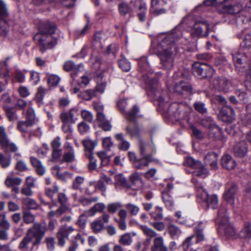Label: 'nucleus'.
<instances>
[{
  "label": "nucleus",
  "mask_w": 251,
  "mask_h": 251,
  "mask_svg": "<svg viewBox=\"0 0 251 251\" xmlns=\"http://www.w3.org/2000/svg\"><path fill=\"white\" fill-rule=\"evenodd\" d=\"M201 124L204 127L210 128L212 126L215 125V123L210 117H205L202 119L201 121Z\"/></svg>",
  "instance_id": "0e129e2a"
},
{
  "label": "nucleus",
  "mask_w": 251,
  "mask_h": 251,
  "mask_svg": "<svg viewBox=\"0 0 251 251\" xmlns=\"http://www.w3.org/2000/svg\"><path fill=\"white\" fill-rule=\"evenodd\" d=\"M194 75L199 79H204L211 77L213 73L211 67L205 63L195 62L192 66Z\"/></svg>",
  "instance_id": "423d86ee"
},
{
  "label": "nucleus",
  "mask_w": 251,
  "mask_h": 251,
  "mask_svg": "<svg viewBox=\"0 0 251 251\" xmlns=\"http://www.w3.org/2000/svg\"><path fill=\"white\" fill-rule=\"evenodd\" d=\"M104 225L101 220L95 221L91 224V227L95 233L100 232L103 229Z\"/></svg>",
  "instance_id": "de8ad7c7"
},
{
  "label": "nucleus",
  "mask_w": 251,
  "mask_h": 251,
  "mask_svg": "<svg viewBox=\"0 0 251 251\" xmlns=\"http://www.w3.org/2000/svg\"><path fill=\"white\" fill-rule=\"evenodd\" d=\"M126 207L129 213L133 215H136L139 211V208L137 206L131 203L127 204Z\"/></svg>",
  "instance_id": "338daca9"
},
{
  "label": "nucleus",
  "mask_w": 251,
  "mask_h": 251,
  "mask_svg": "<svg viewBox=\"0 0 251 251\" xmlns=\"http://www.w3.org/2000/svg\"><path fill=\"white\" fill-rule=\"evenodd\" d=\"M10 59V57H7L3 61L0 62V77H3L5 79V83H8L10 79L9 75V69H8V61Z\"/></svg>",
  "instance_id": "aec40b11"
},
{
  "label": "nucleus",
  "mask_w": 251,
  "mask_h": 251,
  "mask_svg": "<svg viewBox=\"0 0 251 251\" xmlns=\"http://www.w3.org/2000/svg\"><path fill=\"white\" fill-rule=\"evenodd\" d=\"M205 162L210 166L212 170L218 168V154L214 152L207 153L204 158Z\"/></svg>",
  "instance_id": "4be33fe9"
},
{
  "label": "nucleus",
  "mask_w": 251,
  "mask_h": 251,
  "mask_svg": "<svg viewBox=\"0 0 251 251\" xmlns=\"http://www.w3.org/2000/svg\"><path fill=\"white\" fill-rule=\"evenodd\" d=\"M179 106L176 103H173L170 105L168 109V112L170 117H174L176 120H179L180 111L179 110Z\"/></svg>",
  "instance_id": "473e14b6"
},
{
  "label": "nucleus",
  "mask_w": 251,
  "mask_h": 251,
  "mask_svg": "<svg viewBox=\"0 0 251 251\" xmlns=\"http://www.w3.org/2000/svg\"><path fill=\"white\" fill-rule=\"evenodd\" d=\"M21 182L22 179L20 177L7 176L5 180L4 183L6 186L10 187L15 185H19L21 184Z\"/></svg>",
  "instance_id": "4c0bfd02"
},
{
  "label": "nucleus",
  "mask_w": 251,
  "mask_h": 251,
  "mask_svg": "<svg viewBox=\"0 0 251 251\" xmlns=\"http://www.w3.org/2000/svg\"><path fill=\"white\" fill-rule=\"evenodd\" d=\"M95 96L96 91L92 89L84 91L78 95L80 98L85 100H89Z\"/></svg>",
  "instance_id": "58836bf2"
},
{
  "label": "nucleus",
  "mask_w": 251,
  "mask_h": 251,
  "mask_svg": "<svg viewBox=\"0 0 251 251\" xmlns=\"http://www.w3.org/2000/svg\"><path fill=\"white\" fill-rule=\"evenodd\" d=\"M47 227L40 223H35L27 229L25 236L20 242L18 249L21 251H31L33 247H38L45 236Z\"/></svg>",
  "instance_id": "f257e3e1"
},
{
  "label": "nucleus",
  "mask_w": 251,
  "mask_h": 251,
  "mask_svg": "<svg viewBox=\"0 0 251 251\" xmlns=\"http://www.w3.org/2000/svg\"><path fill=\"white\" fill-rule=\"evenodd\" d=\"M75 231V229L72 226L64 225L61 226L56 234L58 245L61 247L64 246L66 242L65 239H68Z\"/></svg>",
  "instance_id": "9d476101"
},
{
  "label": "nucleus",
  "mask_w": 251,
  "mask_h": 251,
  "mask_svg": "<svg viewBox=\"0 0 251 251\" xmlns=\"http://www.w3.org/2000/svg\"><path fill=\"white\" fill-rule=\"evenodd\" d=\"M148 83L149 85L151 94L154 95L155 99L158 100L160 102H163L165 100L163 96L160 94V91L158 89V80L155 76L149 77Z\"/></svg>",
  "instance_id": "f8f14e48"
},
{
  "label": "nucleus",
  "mask_w": 251,
  "mask_h": 251,
  "mask_svg": "<svg viewBox=\"0 0 251 251\" xmlns=\"http://www.w3.org/2000/svg\"><path fill=\"white\" fill-rule=\"evenodd\" d=\"M192 182L195 185L198 201L202 204L206 200V199H207L208 195L207 192L203 189L202 184L198 182L194 177L192 178Z\"/></svg>",
  "instance_id": "a211bd4d"
},
{
  "label": "nucleus",
  "mask_w": 251,
  "mask_h": 251,
  "mask_svg": "<svg viewBox=\"0 0 251 251\" xmlns=\"http://www.w3.org/2000/svg\"><path fill=\"white\" fill-rule=\"evenodd\" d=\"M222 217L224 219L219 223L220 229L224 232L226 236L233 237L236 234L234 228L228 222V220L225 216Z\"/></svg>",
  "instance_id": "2eb2a0df"
},
{
  "label": "nucleus",
  "mask_w": 251,
  "mask_h": 251,
  "mask_svg": "<svg viewBox=\"0 0 251 251\" xmlns=\"http://www.w3.org/2000/svg\"><path fill=\"white\" fill-rule=\"evenodd\" d=\"M185 163L195 170H197V168L201 167V163L200 161L196 160L191 157L186 158Z\"/></svg>",
  "instance_id": "a19ab883"
},
{
  "label": "nucleus",
  "mask_w": 251,
  "mask_h": 251,
  "mask_svg": "<svg viewBox=\"0 0 251 251\" xmlns=\"http://www.w3.org/2000/svg\"><path fill=\"white\" fill-rule=\"evenodd\" d=\"M194 109L199 113L204 114L207 113V110L205 104L201 101H197L194 104Z\"/></svg>",
  "instance_id": "8fccbe9b"
},
{
  "label": "nucleus",
  "mask_w": 251,
  "mask_h": 251,
  "mask_svg": "<svg viewBox=\"0 0 251 251\" xmlns=\"http://www.w3.org/2000/svg\"><path fill=\"white\" fill-rule=\"evenodd\" d=\"M224 8L226 13L234 15L241 12L242 7L239 3L235 2L234 4L226 5Z\"/></svg>",
  "instance_id": "7c9ffc66"
},
{
  "label": "nucleus",
  "mask_w": 251,
  "mask_h": 251,
  "mask_svg": "<svg viewBox=\"0 0 251 251\" xmlns=\"http://www.w3.org/2000/svg\"><path fill=\"white\" fill-rule=\"evenodd\" d=\"M221 164L224 168L228 170L233 169L236 165L235 161L229 155H225L222 157Z\"/></svg>",
  "instance_id": "b1692460"
},
{
  "label": "nucleus",
  "mask_w": 251,
  "mask_h": 251,
  "mask_svg": "<svg viewBox=\"0 0 251 251\" xmlns=\"http://www.w3.org/2000/svg\"><path fill=\"white\" fill-rule=\"evenodd\" d=\"M202 223H200L198 227H196V236L197 238V241H203L204 239V236L202 232L203 227L201 226Z\"/></svg>",
  "instance_id": "bf43d9fd"
},
{
  "label": "nucleus",
  "mask_w": 251,
  "mask_h": 251,
  "mask_svg": "<svg viewBox=\"0 0 251 251\" xmlns=\"http://www.w3.org/2000/svg\"><path fill=\"white\" fill-rule=\"evenodd\" d=\"M4 109L5 112L6 116L9 122H14L18 119V116L16 113L15 108L4 106Z\"/></svg>",
  "instance_id": "72a5a7b5"
},
{
  "label": "nucleus",
  "mask_w": 251,
  "mask_h": 251,
  "mask_svg": "<svg viewBox=\"0 0 251 251\" xmlns=\"http://www.w3.org/2000/svg\"><path fill=\"white\" fill-rule=\"evenodd\" d=\"M239 235L242 238L250 239L251 238V224L249 223H245Z\"/></svg>",
  "instance_id": "c9c22d12"
},
{
  "label": "nucleus",
  "mask_w": 251,
  "mask_h": 251,
  "mask_svg": "<svg viewBox=\"0 0 251 251\" xmlns=\"http://www.w3.org/2000/svg\"><path fill=\"white\" fill-rule=\"evenodd\" d=\"M163 202L166 206L171 208L174 205L173 198L171 197L168 192H163L162 195Z\"/></svg>",
  "instance_id": "ea45409f"
},
{
  "label": "nucleus",
  "mask_w": 251,
  "mask_h": 251,
  "mask_svg": "<svg viewBox=\"0 0 251 251\" xmlns=\"http://www.w3.org/2000/svg\"><path fill=\"white\" fill-rule=\"evenodd\" d=\"M10 224L6 218L5 214H0V228L9 230Z\"/></svg>",
  "instance_id": "a18cd8bd"
},
{
  "label": "nucleus",
  "mask_w": 251,
  "mask_h": 251,
  "mask_svg": "<svg viewBox=\"0 0 251 251\" xmlns=\"http://www.w3.org/2000/svg\"><path fill=\"white\" fill-rule=\"evenodd\" d=\"M132 242V237L130 233H126L121 236L119 242L124 246H129Z\"/></svg>",
  "instance_id": "79ce46f5"
},
{
  "label": "nucleus",
  "mask_w": 251,
  "mask_h": 251,
  "mask_svg": "<svg viewBox=\"0 0 251 251\" xmlns=\"http://www.w3.org/2000/svg\"><path fill=\"white\" fill-rule=\"evenodd\" d=\"M126 133L131 138L138 137L140 131L137 125L135 123L129 124L126 128Z\"/></svg>",
  "instance_id": "bb28decb"
},
{
  "label": "nucleus",
  "mask_w": 251,
  "mask_h": 251,
  "mask_svg": "<svg viewBox=\"0 0 251 251\" xmlns=\"http://www.w3.org/2000/svg\"><path fill=\"white\" fill-rule=\"evenodd\" d=\"M81 116L82 119L87 122L91 123L93 120L92 114L88 110H82L81 112Z\"/></svg>",
  "instance_id": "680f3d73"
},
{
  "label": "nucleus",
  "mask_w": 251,
  "mask_h": 251,
  "mask_svg": "<svg viewBox=\"0 0 251 251\" xmlns=\"http://www.w3.org/2000/svg\"><path fill=\"white\" fill-rule=\"evenodd\" d=\"M64 69L66 71H73V73L72 74L71 76L74 78L78 72L81 71L80 65L77 67L75 66L74 63L71 61H68L65 63L64 65Z\"/></svg>",
  "instance_id": "c756f323"
},
{
  "label": "nucleus",
  "mask_w": 251,
  "mask_h": 251,
  "mask_svg": "<svg viewBox=\"0 0 251 251\" xmlns=\"http://www.w3.org/2000/svg\"><path fill=\"white\" fill-rule=\"evenodd\" d=\"M162 208L159 207H156L155 211L151 213V216L155 220H160L163 218L162 213Z\"/></svg>",
  "instance_id": "69168bd1"
},
{
  "label": "nucleus",
  "mask_w": 251,
  "mask_h": 251,
  "mask_svg": "<svg viewBox=\"0 0 251 251\" xmlns=\"http://www.w3.org/2000/svg\"><path fill=\"white\" fill-rule=\"evenodd\" d=\"M119 11L121 15L125 16L127 14H130L132 12V9L129 5L124 2H122L119 4Z\"/></svg>",
  "instance_id": "e433bc0d"
},
{
  "label": "nucleus",
  "mask_w": 251,
  "mask_h": 251,
  "mask_svg": "<svg viewBox=\"0 0 251 251\" xmlns=\"http://www.w3.org/2000/svg\"><path fill=\"white\" fill-rule=\"evenodd\" d=\"M208 173V170L201 164V167H200V168H197V170H195V171L193 172V175L194 176H197L201 178H205Z\"/></svg>",
  "instance_id": "49530a36"
},
{
  "label": "nucleus",
  "mask_w": 251,
  "mask_h": 251,
  "mask_svg": "<svg viewBox=\"0 0 251 251\" xmlns=\"http://www.w3.org/2000/svg\"><path fill=\"white\" fill-rule=\"evenodd\" d=\"M0 146L6 151L16 152L18 150L16 145L10 141L5 128L0 126Z\"/></svg>",
  "instance_id": "6e6552de"
},
{
  "label": "nucleus",
  "mask_w": 251,
  "mask_h": 251,
  "mask_svg": "<svg viewBox=\"0 0 251 251\" xmlns=\"http://www.w3.org/2000/svg\"><path fill=\"white\" fill-rule=\"evenodd\" d=\"M8 17L9 14L5 5L0 0V36L6 35L8 31L7 23Z\"/></svg>",
  "instance_id": "1a4fd4ad"
},
{
  "label": "nucleus",
  "mask_w": 251,
  "mask_h": 251,
  "mask_svg": "<svg viewBox=\"0 0 251 251\" xmlns=\"http://www.w3.org/2000/svg\"><path fill=\"white\" fill-rule=\"evenodd\" d=\"M209 136L214 140H221L223 138L221 128L216 125L212 126L209 128Z\"/></svg>",
  "instance_id": "a878e982"
},
{
  "label": "nucleus",
  "mask_w": 251,
  "mask_h": 251,
  "mask_svg": "<svg viewBox=\"0 0 251 251\" xmlns=\"http://www.w3.org/2000/svg\"><path fill=\"white\" fill-rule=\"evenodd\" d=\"M220 118L223 122L231 123L235 119L234 110L230 106H224L220 112Z\"/></svg>",
  "instance_id": "ddd939ff"
},
{
  "label": "nucleus",
  "mask_w": 251,
  "mask_h": 251,
  "mask_svg": "<svg viewBox=\"0 0 251 251\" xmlns=\"http://www.w3.org/2000/svg\"><path fill=\"white\" fill-rule=\"evenodd\" d=\"M141 229L144 232V233L151 238L152 237H157V233L152 229L147 226H142Z\"/></svg>",
  "instance_id": "4d7b16f0"
},
{
  "label": "nucleus",
  "mask_w": 251,
  "mask_h": 251,
  "mask_svg": "<svg viewBox=\"0 0 251 251\" xmlns=\"http://www.w3.org/2000/svg\"><path fill=\"white\" fill-rule=\"evenodd\" d=\"M233 151L235 155L240 157L244 156L248 151L246 143L244 142H241L237 144L234 147Z\"/></svg>",
  "instance_id": "393cba45"
},
{
  "label": "nucleus",
  "mask_w": 251,
  "mask_h": 251,
  "mask_svg": "<svg viewBox=\"0 0 251 251\" xmlns=\"http://www.w3.org/2000/svg\"><path fill=\"white\" fill-rule=\"evenodd\" d=\"M55 30L56 26L54 23L48 22L41 25L40 33L34 37V39L37 38L38 40L41 51L43 52L47 49H51L57 44L56 40L52 37V34Z\"/></svg>",
  "instance_id": "f03ea898"
},
{
  "label": "nucleus",
  "mask_w": 251,
  "mask_h": 251,
  "mask_svg": "<svg viewBox=\"0 0 251 251\" xmlns=\"http://www.w3.org/2000/svg\"><path fill=\"white\" fill-rule=\"evenodd\" d=\"M167 39L158 43V55L160 60L161 67L165 70H171L174 65L177 48L174 45H169Z\"/></svg>",
  "instance_id": "7ed1b4c3"
},
{
  "label": "nucleus",
  "mask_w": 251,
  "mask_h": 251,
  "mask_svg": "<svg viewBox=\"0 0 251 251\" xmlns=\"http://www.w3.org/2000/svg\"><path fill=\"white\" fill-rule=\"evenodd\" d=\"M119 66L123 71L128 72L130 69V64L125 58L121 59L119 61Z\"/></svg>",
  "instance_id": "13d9d810"
},
{
  "label": "nucleus",
  "mask_w": 251,
  "mask_h": 251,
  "mask_svg": "<svg viewBox=\"0 0 251 251\" xmlns=\"http://www.w3.org/2000/svg\"><path fill=\"white\" fill-rule=\"evenodd\" d=\"M210 25L205 20H197L190 28V35L194 38L207 37L209 34Z\"/></svg>",
  "instance_id": "39448f33"
},
{
  "label": "nucleus",
  "mask_w": 251,
  "mask_h": 251,
  "mask_svg": "<svg viewBox=\"0 0 251 251\" xmlns=\"http://www.w3.org/2000/svg\"><path fill=\"white\" fill-rule=\"evenodd\" d=\"M86 157L89 160V163L88 164V168L89 171H93L97 169V161L94 159L93 155H90V156H86Z\"/></svg>",
  "instance_id": "e2e57ef3"
},
{
  "label": "nucleus",
  "mask_w": 251,
  "mask_h": 251,
  "mask_svg": "<svg viewBox=\"0 0 251 251\" xmlns=\"http://www.w3.org/2000/svg\"><path fill=\"white\" fill-rule=\"evenodd\" d=\"M23 220L25 224H29L31 223H33L35 221V216L34 215L31 214V212L27 211L24 213L23 215Z\"/></svg>",
  "instance_id": "6e6d98bb"
},
{
  "label": "nucleus",
  "mask_w": 251,
  "mask_h": 251,
  "mask_svg": "<svg viewBox=\"0 0 251 251\" xmlns=\"http://www.w3.org/2000/svg\"><path fill=\"white\" fill-rule=\"evenodd\" d=\"M174 91L179 95H183L185 93L188 94L193 93L192 85L183 81H180L176 83L174 86Z\"/></svg>",
  "instance_id": "f3484780"
},
{
  "label": "nucleus",
  "mask_w": 251,
  "mask_h": 251,
  "mask_svg": "<svg viewBox=\"0 0 251 251\" xmlns=\"http://www.w3.org/2000/svg\"><path fill=\"white\" fill-rule=\"evenodd\" d=\"M105 208V205L103 203H97L89 209L86 210L88 216H93L97 212H102Z\"/></svg>",
  "instance_id": "f704fd0d"
},
{
  "label": "nucleus",
  "mask_w": 251,
  "mask_h": 251,
  "mask_svg": "<svg viewBox=\"0 0 251 251\" xmlns=\"http://www.w3.org/2000/svg\"><path fill=\"white\" fill-rule=\"evenodd\" d=\"M232 58L236 70L241 74H245V85L248 90H251V69L246 63L247 56L244 54L234 53Z\"/></svg>",
  "instance_id": "20e7f679"
},
{
  "label": "nucleus",
  "mask_w": 251,
  "mask_h": 251,
  "mask_svg": "<svg viewBox=\"0 0 251 251\" xmlns=\"http://www.w3.org/2000/svg\"><path fill=\"white\" fill-rule=\"evenodd\" d=\"M162 1L166 4H167V1L162 0ZM159 0H151V12L155 16H158L165 13L166 11V9L160 8L159 5Z\"/></svg>",
  "instance_id": "5701e85b"
},
{
  "label": "nucleus",
  "mask_w": 251,
  "mask_h": 251,
  "mask_svg": "<svg viewBox=\"0 0 251 251\" xmlns=\"http://www.w3.org/2000/svg\"><path fill=\"white\" fill-rule=\"evenodd\" d=\"M153 160L151 154H148L147 156H142L141 158L138 159L134 162L133 166L137 169H144L148 167L149 163Z\"/></svg>",
  "instance_id": "412c9836"
},
{
  "label": "nucleus",
  "mask_w": 251,
  "mask_h": 251,
  "mask_svg": "<svg viewBox=\"0 0 251 251\" xmlns=\"http://www.w3.org/2000/svg\"><path fill=\"white\" fill-rule=\"evenodd\" d=\"M46 90L45 89L41 86L38 88L35 96V100L38 103L42 104L43 103V100L45 96Z\"/></svg>",
  "instance_id": "3c124183"
},
{
  "label": "nucleus",
  "mask_w": 251,
  "mask_h": 251,
  "mask_svg": "<svg viewBox=\"0 0 251 251\" xmlns=\"http://www.w3.org/2000/svg\"><path fill=\"white\" fill-rule=\"evenodd\" d=\"M84 148L85 154L86 156H90L93 155V150L96 146V143L90 139L84 140L82 142Z\"/></svg>",
  "instance_id": "cd10ccee"
},
{
  "label": "nucleus",
  "mask_w": 251,
  "mask_h": 251,
  "mask_svg": "<svg viewBox=\"0 0 251 251\" xmlns=\"http://www.w3.org/2000/svg\"><path fill=\"white\" fill-rule=\"evenodd\" d=\"M213 84L215 89L225 93L227 92L231 86L230 82L223 76L215 78Z\"/></svg>",
  "instance_id": "4468645a"
},
{
  "label": "nucleus",
  "mask_w": 251,
  "mask_h": 251,
  "mask_svg": "<svg viewBox=\"0 0 251 251\" xmlns=\"http://www.w3.org/2000/svg\"><path fill=\"white\" fill-rule=\"evenodd\" d=\"M99 200L98 197H91L89 198L81 197L78 200V201L83 206H88L93 202H97Z\"/></svg>",
  "instance_id": "37998d69"
},
{
  "label": "nucleus",
  "mask_w": 251,
  "mask_h": 251,
  "mask_svg": "<svg viewBox=\"0 0 251 251\" xmlns=\"http://www.w3.org/2000/svg\"><path fill=\"white\" fill-rule=\"evenodd\" d=\"M75 160V154L74 149L72 147L68 146V150L64 152L61 162L70 163L72 162Z\"/></svg>",
  "instance_id": "2f4dec72"
},
{
  "label": "nucleus",
  "mask_w": 251,
  "mask_h": 251,
  "mask_svg": "<svg viewBox=\"0 0 251 251\" xmlns=\"http://www.w3.org/2000/svg\"><path fill=\"white\" fill-rule=\"evenodd\" d=\"M227 0H205L203 1L202 4L206 6L214 5L215 6L222 4Z\"/></svg>",
  "instance_id": "052dcab7"
},
{
  "label": "nucleus",
  "mask_w": 251,
  "mask_h": 251,
  "mask_svg": "<svg viewBox=\"0 0 251 251\" xmlns=\"http://www.w3.org/2000/svg\"><path fill=\"white\" fill-rule=\"evenodd\" d=\"M88 216H89L88 214L86 213V210L78 217V220L76 222V225L79 227L84 228L86 226Z\"/></svg>",
  "instance_id": "c03bdc74"
},
{
  "label": "nucleus",
  "mask_w": 251,
  "mask_h": 251,
  "mask_svg": "<svg viewBox=\"0 0 251 251\" xmlns=\"http://www.w3.org/2000/svg\"><path fill=\"white\" fill-rule=\"evenodd\" d=\"M122 207V204L119 202L111 203L108 204L107 206V211L110 213H115L120 208Z\"/></svg>",
  "instance_id": "864d4df0"
},
{
  "label": "nucleus",
  "mask_w": 251,
  "mask_h": 251,
  "mask_svg": "<svg viewBox=\"0 0 251 251\" xmlns=\"http://www.w3.org/2000/svg\"><path fill=\"white\" fill-rule=\"evenodd\" d=\"M218 204V198L217 195H208L207 199L203 202L202 205L207 208H211L215 209Z\"/></svg>",
  "instance_id": "c85d7f7f"
},
{
  "label": "nucleus",
  "mask_w": 251,
  "mask_h": 251,
  "mask_svg": "<svg viewBox=\"0 0 251 251\" xmlns=\"http://www.w3.org/2000/svg\"><path fill=\"white\" fill-rule=\"evenodd\" d=\"M139 111V108L136 105H134L127 113V119L131 122L134 121L136 117L137 114L138 113Z\"/></svg>",
  "instance_id": "603ef678"
},
{
  "label": "nucleus",
  "mask_w": 251,
  "mask_h": 251,
  "mask_svg": "<svg viewBox=\"0 0 251 251\" xmlns=\"http://www.w3.org/2000/svg\"><path fill=\"white\" fill-rule=\"evenodd\" d=\"M168 232L172 238L178 237L181 233L180 230L176 226L170 224L168 226Z\"/></svg>",
  "instance_id": "09e8293b"
},
{
  "label": "nucleus",
  "mask_w": 251,
  "mask_h": 251,
  "mask_svg": "<svg viewBox=\"0 0 251 251\" xmlns=\"http://www.w3.org/2000/svg\"><path fill=\"white\" fill-rule=\"evenodd\" d=\"M238 187L236 184H227L225 191L223 194V198L228 204L233 206L234 204L235 196L237 192Z\"/></svg>",
  "instance_id": "9b49d317"
},
{
  "label": "nucleus",
  "mask_w": 251,
  "mask_h": 251,
  "mask_svg": "<svg viewBox=\"0 0 251 251\" xmlns=\"http://www.w3.org/2000/svg\"><path fill=\"white\" fill-rule=\"evenodd\" d=\"M151 250V251H169L162 236H157L154 238Z\"/></svg>",
  "instance_id": "6ab92c4d"
},
{
  "label": "nucleus",
  "mask_w": 251,
  "mask_h": 251,
  "mask_svg": "<svg viewBox=\"0 0 251 251\" xmlns=\"http://www.w3.org/2000/svg\"><path fill=\"white\" fill-rule=\"evenodd\" d=\"M23 203L26 205L28 208L35 209L38 207V204L36 201L30 198H25L23 200Z\"/></svg>",
  "instance_id": "5fc2aeb1"
},
{
  "label": "nucleus",
  "mask_w": 251,
  "mask_h": 251,
  "mask_svg": "<svg viewBox=\"0 0 251 251\" xmlns=\"http://www.w3.org/2000/svg\"><path fill=\"white\" fill-rule=\"evenodd\" d=\"M182 36V32L180 30H175L171 33L167 35H162L160 36L158 38V42H163L167 39V43L169 45H175V41L180 39Z\"/></svg>",
  "instance_id": "dca6fc26"
},
{
  "label": "nucleus",
  "mask_w": 251,
  "mask_h": 251,
  "mask_svg": "<svg viewBox=\"0 0 251 251\" xmlns=\"http://www.w3.org/2000/svg\"><path fill=\"white\" fill-rule=\"evenodd\" d=\"M80 241L81 244H84L85 242V239L80 235V234L77 233L71 240V245H75L78 246V241Z\"/></svg>",
  "instance_id": "774afa93"
},
{
  "label": "nucleus",
  "mask_w": 251,
  "mask_h": 251,
  "mask_svg": "<svg viewBox=\"0 0 251 251\" xmlns=\"http://www.w3.org/2000/svg\"><path fill=\"white\" fill-rule=\"evenodd\" d=\"M35 124V115L33 109H28L26 112V120L20 121L17 124V129L21 132L26 133L28 129Z\"/></svg>",
  "instance_id": "0eeeda50"
}]
</instances>
